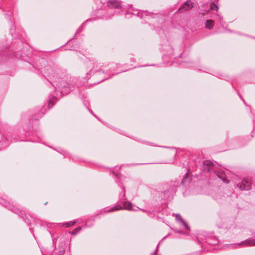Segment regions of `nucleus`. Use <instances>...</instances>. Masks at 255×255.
<instances>
[{
  "mask_svg": "<svg viewBox=\"0 0 255 255\" xmlns=\"http://www.w3.org/2000/svg\"><path fill=\"white\" fill-rule=\"evenodd\" d=\"M133 205L130 202H125L123 204V207L121 205H118L117 206L113 207L109 212L114 211L115 210H122L123 209L128 210H133L135 211V210L133 208Z\"/></svg>",
  "mask_w": 255,
  "mask_h": 255,
  "instance_id": "obj_1",
  "label": "nucleus"
},
{
  "mask_svg": "<svg viewBox=\"0 0 255 255\" xmlns=\"http://www.w3.org/2000/svg\"><path fill=\"white\" fill-rule=\"evenodd\" d=\"M251 185V183L249 180L247 179H244L241 183L237 185V186L241 190H248L250 189Z\"/></svg>",
  "mask_w": 255,
  "mask_h": 255,
  "instance_id": "obj_2",
  "label": "nucleus"
},
{
  "mask_svg": "<svg viewBox=\"0 0 255 255\" xmlns=\"http://www.w3.org/2000/svg\"><path fill=\"white\" fill-rule=\"evenodd\" d=\"M193 7V3L190 0H187L179 8V10H188Z\"/></svg>",
  "mask_w": 255,
  "mask_h": 255,
  "instance_id": "obj_3",
  "label": "nucleus"
},
{
  "mask_svg": "<svg viewBox=\"0 0 255 255\" xmlns=\"http://www.w3.org/2000/svg\"><path fill=\"white\" fill-rule=\"evenodd\" d=\"M214 26V21L212 20H207L205 23V27L208 29H211Z\"/></svg>",
  "mask_w": 255,
  "mask_h": 255,
  "instance_id": "obj_4",
  "label": "nucleus"
},
{
  "mask_svg": "<svg viewBox=\"0 0 255 255\" xmlns=\"http://www.w3.org/2000/svg\"><path fill=\"white\" fill-rule=\"evenodd\" d=\"M242 244H245L246 246H252L255 245V240H250L245 241L241 243Z\"/></svg>",
  "mask_w": 255,
  "mask_h": 255,
  "instance_id": "obj_5",
  "label": "nucleus"
},
{
  "mask_svg": "<svg viewBox=\"0 0 255 255\" xmlns=\"http://www.w3.org/2000/svg\"><path fill=\"white\" fill-rule=\"evenodd\" d=\"M176 219L181 221L182 222V223H183V224L185 227V228L187 229H189L188 226L184 222V221L183 220L182 217H181V216L180 215H178V214L176 215Z\"/></svg>",
  "mask_w": 255,
  "mask_h": 255,
  "instance_id": "obj_6",
  "label": "nucleus"
},
{
  "mask_svg": "<svg viewBox=\"0 0 255 255\" xmlns=\"http://www.w3.org/2000/svg\"><path fill=\"white\" fill-rule=\"evenodd\" d=\"M110 3H111V4H112V5L113 6H114L115 7H116V8L120 7V5H121L120 2H117V1H111Z\"/></svg>",
  "mask_w": 255,
  "mask_h": 255,
  "instance_id": "obj_7",
  "label": "nucleus"
},
{
  "mask_svg": "<svg viewBox=\"0 0 255 255\" xmlns=\"http://www.w3.org/2000/svg\"><path fill=\"white\" fill-rule=\"evenodd\" d=\"M210 8L212 10H217L218 9V7L217 5V4L213 3H211Z\"/></svg>",
  "mask_w": 255,
  "mask_h": 255,
  "instance_id": "obj_8",
  "label": "nucleus"
},
{
  "mask_svg": "<svg viewBox=\"0 0 255 255\" xmlns=\"http://www.w3.org/2000/svg\"><path fill=\"white\" fill-rule=\"evenodd\" d=\"M204 164L206 165H207L208 166H212L213 164L210 161H206L205 162Z\"/></svg>",
  "mask_w": 255,
  "mask_h": 255,
  "instance_id": "obj_9",
  "label": "nucleus"
},
{
  "mask_svg": "<svg viewBox=\"0 0 255 255\" xmlns=\"http://www.w3.org/2000/svg\"><path fill=\"white\" fill-rule=\"evenodd\" d=\"M75 224L74 222H71L69 223H67L66 224V227H69L72 225H73Z\"/></svg>",
  "mask_w": 255,
  "mask_h": 255,
  "instance_id": "obj_10",
  "label": "nucleus"
},
{
  "mask_svg": "<svg viewBox=\"0 0 255 255\" xmlns=\"http://www.w3.org/2000/svg\"><path fill=\"white\" fill-rule=\"evenodd\" d=\"M80 230H81L80 228H77V229H76V231H79Z\"/></svg>",
  "mask_w": 255,
  "mask_h": 255,
  "instance_id": "obj_11",
  "label": "nucleus"
}]
</instances>
